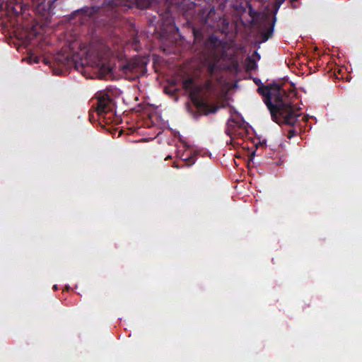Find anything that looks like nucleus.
Wrapping results in <instances>:
<instances>
[{"instance_id": "nucleus-1", "label": "nucleus", "mask_w": 362, "mask_h": 362, "mask_svg": "<svg viewBox=\"0 0 362 362\" xmlns=\"http://www.w3.org/2000/svg\"><path fill=\"white\" fill-rule=\"evenodd\" d=\"M257 93L263 96V100L270 112L272 119L276 123L294 126L300 114L293 106V98L296 92H286L278 84L259 86Z\"/></svg>"}, {"instance_id": "nucleus-2", "label": "nucleus", "mask_w": 362, "mask_h": 362, "mask_svg": "<svg viewBox=\"0 0 362 362\" xmlns=\"http://www.w3.org/2000/svg\"><path fill=\"white\" fill-rule=\"evenodd\" d=\"M182 90L188 91L189 97L199 110L205 114L216 112L220 106L211 105L209 98L215 92V86L211 80L208 79L202 84H197L192 79H184L182 78Z\"/></svg>"}, {"instance_id": "nucleus-3", "label": "nucleus", "mask_w": 362, "mask_h": 362, "mask_svg": "<svg viewBox=\"0 0 362 362\" xmlns=\"http://www.w3.org/2000/svg\"><path fill=\"white\" fill-rule=\"evenodd\" d=\"M197 19L204 28H211L212 30L219 28L220 23H224L225 20L221 16H216L215 8L209 4L204 3V5L196 8Z\"/></svg>"}, {"instance_id": "nucleus-4", "label": "nucleus", "mask_w": 362, "mask_h": 362, "mask_svg": "<svg viewBox=\"0 0 362 362\" xmlns=\"http://www.w3.org/2000/svg\"><path fill=\"white\" fill-rule=\"evenodd\" d=\"M182 168L190 167L197 160V150L182 140Z\"/></svg>"}, {"instance_id": "nucleus-5", "label": "nucleus", "mask_w": 362, "mask_h": 362, "mask_svg": "<svg viewBox=\"0 0 362 362\" xmlns=\"http://www.w3.org/2000/svg\"><path fill=\"white\" fill-rule=\"evenodd\" d=\"M56 60L59 64L64 65L66 67H71L74 66L75 69L79 70L80 68H83L87 64L86 59H81V62H78V55H74L72 58H70L69 55L64 56V54H59L56 57Z\"/></svg>"}, {"instance_id": "nucleus-6", "label": "nucleus", "mask_w": 362, "mask_h": 362, "mask_svg": "<svg viewBox=\"0 0 362 362\" xmlns=\"http://www.w3.org/2000/svg\"><path fill=\"white\" fill-rule=\"evenodd\" d=\"M111 110V100L107 94H103L98 98L96 110L98 115L103 114Z\"/></svg>"}, {"instance_id": "nucleus-7", "label": "nucleus", "mask_w": 362, "mask_h": 362, "mask_svg": "<svg viewBox=\"0 0 362 362\" xmlns=\"http://www.w3.org/2000/svg\"><path fill=\"white\" fill-rule=\"evenodd\" d=\"M179 87L180 85L176 80L168 79L167 85L164 87V91L170 96H175V100L177 101L178 98L176 96V94L179 91Z\"/></svg>"}, {"instance_id": "nucleus-8", "label": "nucleus", "mask_w": 362, "mask_h": 362, "mask_svg": "<svg viewBox=\"0 0 362 362\" xmlns=\"http://www.w3.org/2000/svg\"><path fill=\"white\" fill-rule=\"evenodd\" d=\"M275 21L276 18L274 17L269 27H268L265 31L261 33L262 42H265L272 36Z\"/></svg>"}, {"instance_id": "nucleus-9", "label": "nucleus", "mask_w": 362, "mask_h": 362, "mask_svg": "<svg viewBox=\"0 0 362 362\" xmlns=\"http://www.w3.org/2000/svg\"><path fill=\"white\" fill-rule=\"evenodd\" d=\"M97 66L98 67L100 78H105L112 74V69L108 65L97 64Z\"/></svg>"}, {"instance_id": "nucleus-10", "label": "nucleus", "mask_w": 362, "mask_h": 362, "mask_svg": "<svg viewBox=\"0 0 362 362\" xmlns=\"http://www.w3.org/2000/svg\"><path fill=\"white\" fill-rule=\"evenodd\" d=\"M245 6H246V7L243 8V11H245L246 8H248V14L252 18V21H257L259 16V13L253 9L251 4L249 1H246Z\"/></svg>"}, {"instance_id": "nucleus-11", "label": "nucleus", "mask_w": 362, "mask_h": 362, "mask_svg": "<svg viewBox=\"0 0 362 362\" xmlns=\"http://www.w3.org/2000/svg\"><path fill=\"white\" fill-rule=\"evenodd\" d=\"M29 64H37L40 62V58L33 52H29L28 56L23 59Z\"/></svg>"}, {"instance_id": "nucleus-12", "label": "nucleus", "mask_w": 362, "mask_h": 362, "mask_svg": "<svg viewBox=\"0 0 362 362\" xmlns=\"http://www.w3.org/2000/svg\"><path fill=\"white\" fill-rule=\"evenodd\" d=\"M257 65L254 59L251 57H247L246 59V69L247 71H252L256 69Z\"/></svg>"}, {"instance_id": "nucleus-13", "label": "nucleus", "mask_w": 362, "mask_h": 362, "mask_svg": "<svg viewBox=\"0 0 362 362\" xmlns=\"http://www.w3.org/2000/svg\"><path fill=\"white\" fill-rule=\"evenodd\" d=\"M135 67L134 63L127 62L125 65H122V69L124 74H127L129 72H133Z\"/></svg>"}, {"instance_id": "nucleus-14", "label": "nucleus", "mask_w": 362, "mask_h": 362, "mask_svg": "<svg viewBox=\"0 0 362 362\" xmlns=\"http://www.w3.org/2000/svg\"><path fill=\"white\" fill-rule=\"evenodd\" d=\"M297 134V132L294 129H289L288 131L287 137L291 139Z\"/></svg>"}, {"instance_id": "nucleus-15", "label": "nucleus", "mask_w": 362, "mask_h": 362, "mask_svg": "<svg viewBox=\"0 0 362 362\" xmlns=\"http://www.w3.org/2000/svg\"><path fill=\"white\" fill-rule=\"evenodd\" d=\"M284 1L285 0H279V1L276 2V4H275L276 12L278 11L281 4H283Z\"/></svg>"}, {"instance_id": "nucleus-16", "label": "nucleus", "mask_w": 362, "mask_h": 362, "mask_svg": "<svg viewBox=\"0 0 362 362\" xmlns=\"http://www.w3.org/2000/svg\"><path fill=\"white\" fill-rule=\"evenodd\" d=\"M214 68H215V65H214V64H210L209 65L208 70H209V73H210L211 74H212L214 73Z\"/></svg>"}, {"instance_id": "nucleus-17", "label": "nucleus", "mask_w": 362, "mask_h": 362, "mask_svg": "<svg viewBox=\"0 0 362 362\" xmlns=\"http://www.w3.org/2000/svg\"><path fill=\"white\" fill-rule=\"evenodd\" d=\"M220 1V6H221L223 8L226 6V4H228V2L230 0H218Z\"/></svg>"}, {"instance_id": "nucleus-18", "label": "nucleus", "mask_w": 362, "mask_h": 362, "mask_svg": "<svg viewBox=\"0 0 362 362\" xmlns=\"http://www.w3.org/2000/svg\"><path fill=\"white\" fill-rule=\"evenodd\" d=\"M253 56L255 57L257 60L260 59V55L257 51L254 52Z\"/></svg>"}, {"instance_id": "nucleus-19", "label": "nucleus", "mask_w": 362, "mask_h": 362, "mask_svg": "<svg viewBox=\"0 0 362 362\" xmlns=\"http://www.w3.org/2000/svg\"><path fill=\"white\" fill-rule=\"evenodd\" d=\"M173 167L176 168H179V165H178V163L177 162L175 161L173 163Z\"/></svg>"}, {"instance_id": "nucleus-20", "label": "nucleus", "mask_w": 362, "mask_h": 362, "mask_svg": "<svg viewBox=\"0 0 362 362\" xmlns=\"http://www.w3.org/2000/svg\"><path fill=\"white\" fill-rule=\"evenodd\" d=\"M198 31L194 29V34L195 36L197 35Z\"/></svg>"}, {"instance_id": "nucleus-21", "label": "nucleus", "mask_w": 362, "mask_h": 362, "mask_svg": "<svg viewBox=\"0 0 362 362\" xmlns=\"http://www.w3.org/2000/svg\"><path fill=\"white\" fill-rule=\"evenodd\" d=\"M44 63H45V64H48V61H47V59H44Z\"/></svg>"}, {"instance_id": "nucleus-22", "label": "nucleus", "mask_w": 362, "mask_h": 362, "mask_svg": "<svg viewBox=\"0 0 362 362\" xmlns=\"http://www.w3.org/2000/svg\"><path fill=\"white\" fill-rule=\"evenodd\" d=\"M170 158V156H168L167 158H165V160H168V158Z\"/></svg>"}, {"instance_id": "nucleus-23", "label": "nucleus", "mask_w": 362, "mask_h": 362, "mask_svg": "<svg viewBox=\"0 0 362 362\" xmlns=\"http://www.w3.org/2000/svg\"><path fill=\"white\" fill-rule=\"evenodd\" d=\"M54 289H57V286H56V285H55V286H54Z\"/></svg>"}, {"instance_id": "nucleus-24", "label": "nucleus", "mask_w": 362, "mask_h": 362, "mask_svg": "<svg viewBox=\"0 0 362 362\" xmlns=\"http://www.w3.org/2000/svg\"><path fill=\"white\" fill-rule=\"evenodd\" d=\"M184 3V0H182V4Z\"/></svg>"}]
</instances>
